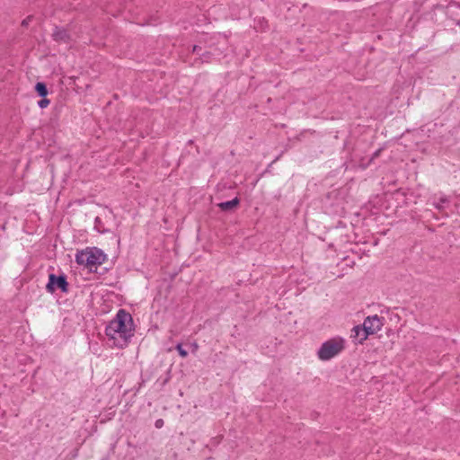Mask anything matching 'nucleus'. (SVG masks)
<instances>
[{"mask_svg": "<svg viewBox=\"0 0 460 460\" xmlns=\"http://www.w3.org/2000/svg\"><path fill=\"white\" fill-rule=\"evenodd\" d=\"M191 347L193 349V351H196L199 349V345L196 342L192 343Z\"/></svg>", "mask_w": 460, "mask_h": 460, "instance_id": "nucleus-14", "label": "nucleus"}, {"mask_svg": "<svg viewBox=\"0 0 460 460\" xmlns=\"http://www.w3.org/2000/svg\"><path fill=\"white\" fill-rule=\"evenodd\" d=\"M135 328L132 316L123 309L119 310L116 316L109 323L105 333L113 347L123 349L128 346L134 336Z\"/></svg>", "mask_w": 460, "mask_h": 460, "instance_id": "nucleus-1", "label": "nucleus"}, {"mask_svg": "<svg viewBox=\"0 0 460 460\" xmlns=\"http://www.w3.org/2000/svg\"><path fill=\"white\" fill-rule=\"evenodd\" d=\"M66 286L67 282L64 276L57 277L54 274H50L46 288L49 292L53 293L57 289L66 291Z\"/></svg>", "mask_w": 460, "mask_h": 460, "instance_id": "nucleus-5", "label": "nucleus"}, {"mask_svg": "<svg viewBox=\"0 0 460 460\" xmlns=\"http://www.w3.org/2000/svg\"><path fill=\"white\" fill-rule=\"evenodd\" d=\"M56 40H65L66 34V31H58L54 34Z\"/></svg>", "mask_w": 460, "mask_h": 460, "instance_id": "nucleus-11", "label": "nucleus"}, {"mask_svg": "<svg viewBox=\"0 0 460 460\" xmlns=\"http://www.w3.org/2000/svg\"><path fill=\"white\" fill-rule=\"evenodd\" d=\"M345 347V341L341 337L330 339L323 342L317 351V356L322 361H327L341 353Z\"/></svg>", "mask_w": 460, "mask_h": 460, "instance_id": "nucleus-3", "label": "nucleus"}, {"mask_svg": "<svg viewBox=\"0 0 460 460\" xmlns=\"http://www.w3.org/2000/svg\"><path fill=\"white\" fill-rule=\"evenodd\" d=\"M105 254L97 248H87L78 252L75 255V261L79 265H83L91 270L105 261Z\"/></svg>", "mask_w": 460, "mask_h": 460, "instance_id": "nucleus-2", "label": "nucleus"}, {"mask_svg": "<svg viewBox=\"0 0 460 460\" xmlns=\"http://www.w3.org/2000/svg\"><path fill=\"white\" fill-rule=\"evenodd\" d=\"M35 89L40 96L45 97L48 94V89L46 87V84L44 83H37L35 85Z\"/></svg>", "mask_w": 460, "mask_h": 460, "instance_id": "nucleus-8", "label": "nucleus"}, {"mask_svg": "<svg viewBox=\"0 0 460 460\" xmlns=\"http://www.w3.org/2000/svg\"><path fill=\"white\" fill-rule=\"evenodd\" d=\"M198 47L197 46H194L193 47V51L195 52L197 50Z\"/></svg>", "mask_w": 460, "mask_h": 460, "instance_id": "nucleus-15", "label": "nucleus"}, {"mask_svg": "<svg viewBox=\"0 0 460 460\" xmlns=\"http://www.w3.org/2000/svg\"><path fill=\"white\" fill-rule=\"evenodd\" d=\"M240 203L238 198H234L232 200L221 202L217 206L224 211L234 209Z\"/></svg>", "mask_w": 460, "mask_h": 460, "instance_id": "nucleus-6", "label": "nucleus"}, {"mask_svg": "<svg viewBox=\"0 0 460 460\" xmlns=\"http://www.w3.org/2000/svg\"><path fill=\"white\" fill-rule=\"evenodd\" d=\"M163 425H164V420H161V419H160V420H157L155 421V427H156L157 429L162 428V427H163Z\"/></svg>", "mask_w": 460, "mask_h": 460, "instance_id": "nucleus-13", "label": "nucleus"}, {"mask_svg": "<svg viewBox=\"0 0 460 460\" xmlns=\"http://www.w3.org/2000/svg\"><path fill=\"white\" fill-rule=\"evenodd\" d=\"M382 326V319L378 315L375 314L367 317L362 325L363 335L360 337V341H364L369 335L376 333L381 330Z\"/></svg>", "mask_w": 460, "mask_h": 460, "instance_id": "nucleus-4", "label": "nucleus"}, {"mask_svg": "<svg viewBox=\"0 0 460 460\" xmlns=\"http://www.w3.org/2000/svg\"><path fill=\"white\" fill-rule=\"evenodd\" d=\"M176 349L181 358H186L188 356V352L182 348L181 344H177Z\"/></svg>", "mask_w": 460, "mask_h": 460, "instance_id": "nucleus-10", "label": "nucleus"}, {"mask_svg": "<svg viewBox=\"0 0 460 460\" xmlns=\"http://www.w3.org/2000/svg\"><path fill=\"white\" fill-rule=\"evenodd\" d=\"M49 104V99H46V98H43L41 99L39 102H38V105L41 108V109H44L46 107H48V105Z\"/></svg>", "mask_w": 460, "mask_h": 460, "instance_id": "nucleus-12", "label": "nucleus"}, {"mask_svg": "<svg viewBox=\"0 0 460 460\" xmlns=\"http://www.w3.org/2000/svg\"><path fill=\"white\" fill-rule=\"evenodd\" d=\"M448 202V199L447 197H441L439 199V200L436 203H434L435 207L438 208V209H442L443 208V205L445 203H447Z\"/></svg>", "mask_w": 460, "mask_h": 460, "instance_id": "nucleus-9", "label": "nucleus"}, {"mask_svg": "<svg viewBox=\"0 0 460 460\" xmlns=\"http://www.w3.org/2000/svg\"><path fill=\"white\" fill-rule=\"evenodd\" d=\"M351 337L354 339H357L358 343H362L363 341H360V337L363 335V327L362 326H355L351 331Z\"/></svg>", "mask_w": 460, "mask_h": 460, "instance_id": "nucleus-7", "label": "nucleus"}]
</instances>
